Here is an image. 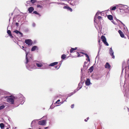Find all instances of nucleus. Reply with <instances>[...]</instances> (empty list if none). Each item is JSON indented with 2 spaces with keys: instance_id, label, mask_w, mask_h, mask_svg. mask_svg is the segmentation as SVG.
Masks as SVG:
<instances>
[{
  "instance_id": "aec40b11",
  "label": "nucleus",
  "mask_w": 129,
  "mask_h": 129,
  "mask_svg": "<svg viewBox=\"0 0 129 129\" xmlns=\"http://www.w3.org/2000/svg\"><path fill=\"white\" fill-rule=\"evenodd\" d=\"M6 93V92L3 90H2L0 89V94L4 95Z\"/></svg>"
},
{
  "instance_id": "e433bc0d",
  "label": "nucleus",
  "mask_w": 129,
  "mask_h": 129,
  "mask_svg": "<svg viewBox=\"0 0 129 129\" xmlns=\"http://www.w3.org/2000/svg\"><path fill=\"white\" fill-rule=\"evenodd\" d=\"M103 43L106 46H109V44L106 41V40L105 41L103 42Z\"/></svg>"
},
{
  "instance_id": "bf43d9fd",
  "label": "nucleus",
  "mask_w": 129,
  "mask_h": 129,
  "mask_svg": "<svg viewBox=\"0 0 129 129\" xmlns=\"http://www.w3.org/2000/svg\"><path fill=\"white\" fill-rule=\"evenodd\" d=\"M64 102V101H61V102H60V103H58V104H59L60 103L61 104H63Z\"/></svg>"
},
{
  "instance_id": "2f4dec72",
  "label": "nucleus",
  "mask_w": 129,
  "mask_h": 129,
  "mask_svg": "<svg viewBox=\"0 0 129 129\" xmlns=\"http://www.w3.org/2000/svg\"><path fill=\"white\" fill-rule=\"evenodd\" d=\"M73 94H74L72 92L68 94V95L66 99V100H67V99L68 97L70 96L71 95H72Z\"/></svg>"
},
{
  "instance_id": "bb28decb",
  "label": "nucleus",
  "mask_w": 129,
  "mask_h": 129,
  "mask_svg": "<svg viewBox=\"0 0 129 129\" xmlns=\"http://www.w3.org/2000/svg\"><path fill=\"white\" fill-rule=\"evenodd\" d=\"M66 55L65 54H63L61 55V58L63 60H64L66 58Z\"/></svg>"
},
{
  "instance_id": "a878e982",
  "label": "nucleus",
  "mask_w": 129,
  "mask_h": 129,
  "mask_svg": "<svg viewBox=\"0 0 129 129\" xmlns=\"http://www.w3.org/2000/svg\"><path fill=\"white\" fill-rule=\"evenodd\" d=\"M116 6H111L110 8V9L111 10H114L116 9Z\"/></svg>"
},
{
  "instance_id": "a18cd8bd",
  "label": "nucleus",
  "mask_w": 129,
  "mask_h": 129,
  "mask_svg": "<svg viewBox=\"0 0 129 129\" xmlns=\"http://www.w3.org/2000/svg\"><path fill=\"white\" fill-rule=\"evenodd\" d=\"M37 8H41L42 7V6L39 4H37Z\"/></svg>"
},
{
  "instance_id": "ea45409f",
  "label": "nucleus",
  "mask_w": 129,
  "mask_h": 129,
  "mask_svg": "<svg viewBox=\"0 0 129 129\" xmlns=\"http://www.w3.org/2000/svg\"><path fill=\"white\" fill-rule=\"evenodd\" d=\"M30 3V1H26V4H25L27 6Z\"/></svg>"
},
{
  "instance_id": "680f3d73",
  "label": "nucleus",
  "mask_w": 129,
  "mask_h": 129,
  "mask_svg": "<svg viewBox=\"0 0 129 129\" xmlns=\"http://www.w3.org/2000/svg\"><path fill=\"white\" fill-rule=\"evenodd\" d=\"M16 25L17 26H18V24H19V23H18V22H16Z\"/></svg>"
},
{
  "instance_id": "e2e57ef3",
  "label": "nucleus",
  "mask_w": 129,
  "mask_h": 129,
  "mask_svg": "<svg viewBox=\"0 0 129 129\" xmlns=\"http://www.w3.org/2000/svg\"><path fill=\"white\" fill-rule=\"evenodd\" d=\"M112 22L114 24H115V22H114V21H113V20L112 21Z\"/></svg>"
},
{
  "instance_id": "393cba45",
  "label": "nucleus",
  "mask_w": 129,
  "mask_h": 129,
  "mask_svg": "<svg viewBox=\"0 0 129 129\" xmlns=\"http://www.w3.org/2000/svg\"><path fill=\"white\" fill-rule=\"evenodd\" d=\"M93 66H92L88 70L89 71L90 73H91L93 71Z\"/></svg>"
},
{
  "instance_id": "7ed1b4c3",
  "label": "nucleus",
  "mask_w": 129,
  "mask_h": 129,
  "mask_svg": "<svg viewBox=\"0 0 129 129\" xmlns=\"http://www.w3.org/2000/svg\"><path fill=\"white\" fill-rule=\"evenodd\" d=\"M16 97L17 99L16 104L20 103L21 105H23L25 101V98L23 95L21 94H19Z\"/></svg>"
},
{
  "instance_id": "9b49d317",
  "label": "nucleus",
  "mask_w": 129,
  "mask_h": 129,
  "mask_svg": "<svg viewBox=\"0 0 129 129\" xmlns=\"http://www.w3.org/2000/svg\"><path fill=\"white\" fill-rule=\"evenodd\" d=\"M39 48L38 47L36 46H33L31 49V51H33L35 50H38Z\"/></svg>"
},
{
  "instance_id": "6e6552de",
  "label": "nucleus",
  "mask_w": 129,
  "mask_h": 129,
  "mask_svg": "<svg viewBox=\"0 0 129 129\" xmlns=\"http://www.w3.org/2000/svg\"><path fill=\"white\" fill-rule=\"evenodd\" d=\"M42 63L39 61H37L35 63L36 65L38 67L40 68L43 66Z\"/></svg>"
},
{
  "instance_id": "4c0bfd02",
  "label": "nucleus",
  "mask_w": 129,
  "mask_h": 129,
  "mask_svg": "<svg viewBox=\"0 0 129 129\" xmlns=\"http://www.w3.org/2000/svg\"><path fill=\"white\" fill-rule=\"evenodd\" d=\"M82 79L83 80V78L82 79V77H81V81H82ZM84 81H82L81 82V85H83L84 83Z\"/></svg>"
},
{
  "instance_id": "0e129e2a",
  "label": "nucleus",
  "mask_w": 129,
  "mask_h": 129,
  "mask_svg": "<svg viewBox=\"0 0 129 129\" xmlns=\"http://www.w3.org/2000/svg\"><path fill=\"white\" fill-rule=\"evenodd\" d=\"M77 4V3L76 2L74 4H73V5L74 6V5H76Z\"/></svg>"
},
{
  "instance_id": "a19ab883",
  "label": "nucleus",
  "mask_w": 129,
  "mask_h": 129,
  "mask_svg": "<svg viewBox=\"0 0 129 129\" xmlns=\"http://www.w3.org/2000/svg\"><path fill=\"white\" fill-rule=\"evenodd\" d=\"M60 67V66H56L55 67V68L57 69H58Z\"/></svg>"
},
{
  "instance_id": "f3484780",
  "label": "nucleus",
  "mask_w": 129,
  "mask_h": 129,
  "mask_svg": "<svg viewBox=\"0 0 129 129\" xmlns=\"http://www.w3.org/2000/svg\"><path fill=\"white\" fill-rule=\"evenodd\" d=\"M7 33L9 35L10 38H13V37L12 36L11 31L9 30H7Z\"/></svg>"
},
{
  "instance_id": "de8ad7c7",
  "label": "nucleus",
  "mask_w": 129,
  "mask_h": 129,
  "mask_svg": "<svg viewBox=\"0 0 129 129\" xmlns=\"http://www.w3.org/2000/svg\"><path fill=\"white\" fill-rule=\"evenodd\" d=\"M98 19L99 20H101V19H102V17L101 16H98Z\"/></svg>"
},
{
  "instance_id": "72a5a7b5",
  "label": "nucleus",
  "mask_w": 129,
  "mask_h": 129,
  "mask_svg": "<svg viewBox=\"0 0 129 129\" xmlns=\"http://www.w3.org/2000/svg\"><path fill=\"white\" fill-rule=\"evenodd\" d=\"M99 45H100V46H99V50H98V55H99V53L100 52V50H101V47L102 46V45H101L100 44H99Z\"/></svg>"
},
{
  "instance_id": "5fc2aeb1",
  "label": "nucleus",
  "mask_w": 129,
  "mask_h": 129,
  "mask_svg": "<svg viewBox=\"0 0 129 129\" xmlns=\"http://www.w3.org/2000/svg\"><path fill=\"white\" fill-rule=\"evenodd\" d=\"M35 26H36L35 24L34 23H33L32 24V26H33V27H35Z\"/></svg>"
},
{
  "instance_id": "c9c22d12",
  "label": "nucleus",
  "mask_w": 129,
  "mask_h": 129,
  "mask_svg": "<svg viewBox=\"0 0 129 129\" xmlns=\"http://www.w3.org/2000/svg\"><path fill=\"white\" fill-rule=\"evenodd\" d=\"M5 107V106L4 105H2L0 106V110L4 108Z\"/></svg>"
},
{
  "instance_id": "4be33fe9",
  "label": "nucleus",
  "mask_w": 129,
  "mask_h": 129,
  "mask_svg": "<svg viewBox=\"0 0 129 129\" xmlns=\"http://www.w3.org/2000/svg\"><path fill=\"white\" fill-rule=\"evenodd\" d=\"M39 119H35L34 120H33L31 123V126L32 127L33 126V124H34L35 123L37 122Z\"/></svg>"
},
{
  "instance_id": "0eeeda50",
  "label": "nucleus",
  "mask_w": 129,
  "mask_h": 129,
  "mask_svg": "<svg viewBox=\"0 0 129 129\" xmlns=\"http://www.w3.org/2000/svg\"><path fill=\"white\" fill-rule=\"evenodd\" d=\"M25 43L28 45L31 46L33 42L31 39H26L25 40Z\"/></svg>"
},
{
  "instance_id": "09e8293b",
  "label": "nucleus",
  "mask_w": 129,
  "mask_h": 129,
  "mask_svg": "<svg viewBox=\"0 0 129 129\" xmlns=\"http://www.w3.org/2000/svg\"><path fill=\"white\" fill-rule=\"evenodd\" d=\"M76 54L77 55V57H79L80 56V55L79 54V52H77Z\"/></svg>"
},
{
  "instance_id": "c756f323",
  "label": "nucleus",
  "mask_w": 129,
  "mask_h": 129,
  "mask_svg": "<svg viewBox=\"0 0 129 129\" xmlns=\"http://www.w3.org/2000/svg\"><path fill=\"white\" fill-rule=\"evenodd\" d=\"M82 86H81V87H80V88H79V89H76L74 91V92H72L73 93V94H74L77 91L79 90V89H81V88L82 87Z\"/></svg>"
},
{
  "instance_id": "052dcab7",
  "label": "nucleus",
  "mask_w": 129,
  "mask_h": 129,
  "mask_svg": "<svg viewBox=\"0 0 129 129\" xmlns=\"http://www.w3.org/2000/svg\"><path fill=\"white\" fill-rule=\"evenodd\" d=\"M63 61H62L61 60L60 61V62H59V64L60 65V66H61V64H62V62Z\"/></svg>"
},
{
  "instance_id": "cd10ccee",
  "label": "nucleus",
  "mask_w": 129,
  "mask_h": 129,
  "mask_svg": "<svg viewBox=\"0 0 129 129\" xmlns=\"http://www.w3.org/2000/svg\"><path fill=\"white\" fill-rule=\"evenodd\" d=\"M84 65L83 66V68L85 70L88 69V67L87 66H86L85 65L86 63V62H84Z\"/></svg>"
},
{
  "instance_id": "774afa93",
  "label": "nucleus",
  "mask_w": 129,
  "mask_h": 129,
  "mask_svg": "<svg viewBox=\"0 0 129 129\" xmlns=\"http://www.w3.org/2000/svg\"><path fill=\"white\" fill-rule=\"evenodd\" d=\"M77 48V47H75V48H74V49L75 50H76Z\"/></svg>"
},
{
  "instance_id": "4468645a",
  "label": "nucleus",
  "mask_w": 129,
  "mask_h": 129,
  "mask_svg": "<svg viewBox=\"0 0 129 129\" xmlns=\"http://www.w3.org/2000/svg\"><path fill=\"white\" fill-rule=\"evenodd\" d=\"M34 8L33 7H29L28 9V11H29V13H31L34 10Z\"/></svg>"
},
{
  "instance_id": "6ab92c4d",
  "label": "nucleus",
  "mask_w": 129,
  "mask_h": 129,
  "mask_svg": "<svg viewBox=\"0 0 129 129\" xmlns=\"http://www.w3.org/2000/svg\"><path fill=\"white\" fill-rule=\"evenodd\" d=\"M115 5L117 7H123L124 8V6H126L127 7V6L126 5H122V4H119L118 5Z\"/></svg>"
},
{
  "instance_id": "49530a36",
  "label": "nucleus",
  "mask_w": 129,
  "mask_h": 129,
  "mask_svg": "<svg viewBox=\"0 0 129 129\" xmlns=\"http://www.w3.org/2000/svg\"><path fill=\"white\" fill-rule=\"evenodd\" d=\"M21 36H20L21 37H23V34L21 33V32L19 31V32L18 33Z\"/></svg>"
},
{
  "instance_id": "423d86ee",
  "label": "nucleus",
  "mask_w": 129,
  "mask_h": 129,
  "mask_svg": "<svg viewBox=\"0 0 129 129\" xmlns=\"http://www.w3.org/2000/svg\"><path fill=\"white\" fill-rule=\"evenodd\" d=\"M46 120H41L38 121V124L42 125H46Z\"/></svg>"
},
{
  "instance_id": "f03ea898",
  "label": "nucleus",
  "mask_w": 129,
  "mask_h": 129,
  "mask_svg": "<svg viewBox=\"0 0 129 129\" xmlns=\"http://www.w3.org/2000/svg\"><path fill=\"white\" fill-rule=\"evenodd\" d=\"M6 98L7 102L10 104H13L14 103L16 104V102H17V99L16 96L13 95L9 96H7Z\"/></svg>"
},
{
  "instance_id": "9d476101",
  "label": "nucleus",
  "mask_w": 129,
  "mask_h": 129,
  "mask_svg": "<svg viewBox=\"0 0 129 129\" xmlns=\"http://www.w3.org/2000/svg\"><path fill=\"white\" fill-rule=\"evenodd\" d=\"M29 53L28 52H27L26 51L25 52L26 53V56H25V61H26V62H28V60L31 59L30 56L29 57L27 56V55Z\"/></svg>"
},
{
  "instance_id": "37998d69",
  "label": "nucleus",
  "mask_w": 129,
  "mask_h": 129,
  "mask_svg": "<svg viewBox=\"0 0 129 129\" xmlns=\"http://www.w3.org/2000/svg\"><path fill=\"white\" fill-rule=\"evenodd\" d=\"M69 7L68 6H66L63 7V8L64 9H67L68 10L69 8Z\"/></svg>"
},
{
  "instance_id": "39448f33",
  "label": "nucleus",
  "mask_w": 129,
  "mask_h": 129,
  "mask_svg": "<svg viewBox=\"0 0 129 129\" xmlns=\"http://www.w3.org/2000/svg\"><path fill=\"white\" fill-rule=\"evenodd\" d=\"M109 53L112 57V58L114 59L115 58V56L114 54V52L112 50V47L110 48L109 50Z\"/></svg>"
},
{
  "instance_id": "ddd939ff",
  "label": "nucleus",
  "mask_w": 129,
  "mask_h": 129,
  "mask_svg": "<svg viewBox=\"0 0 129 129\" xmlns=\"http://www.w3.org/2000/svg\"><path fill=\"white\" fill-rule=\"evenodd\" d=\"M85 83L86 85H89L91 84L90 79H87L85 81Z\"/></svg>"
},
{
  "instance_id": "4d7b16f0",
  "label": "nucleus",
  "mask_w": 129,
  "mask_h": 129,
  "mask_svg": "<svg viewBox=\"0 0 129 129\" xmlns=\"http://www.w3.org/2000/svg\"><path fill=\"white\" fill-rule=\"evenodd\" d=\"M47 67L46 66H45V67H43V69H47Z\"/></svg>"
},
{
  "instance_id": "f704fd0d",
  "label": "nucleus",
  "mask_w": 129,
  "mask_h": 129,
  "mask_svg": "<svg viewBox=\"0 0 129 129\" xmlns=\"http://www.w3.org/2000/svg\"><path fill=\"white\" fill-rule=\"evenodd\" d=\"M75 50L74 48H71L70 50V52L71 53L73 52V51Z\"/></svg>"
},
{
  "instance_id": "c85d7f7f",
  "label": "nucleus",
  "mask_w": 129,
  "mask_h": 129,
  "mask_svg": "<svg viewBox=\"0 0 129 129\" xmlns=\"http://www.w3.org/2000/svg\"><path fill=\"white\" fill-rule=\"evenodd\" d=\"M0 127L2 129H4V125L3 123H1L0 124Z\"/></svg>"
},
{
  "instance_id": "69168bd1",
  "label": "nucleus",
  "mask_w": 129,
  "mask_h": 129,
  "mask_svg": "<svg viewBox=\"0 0 129 129\" xmlns=\"http://www.w3.org/2000/svg\"><path fill=\"white\" fill-rule=\"evenodd\" d=\"M81 53H82V54H84V55H85V54H86L85 53H84V52H81Z\"/></svg>"
},
{
  "instance_id": "7c9ffc66",
  "label": "nucleus",
  "mask_w": 129,
  "mask_h": 129,
  "mask_svg": "<svg viewBox=\"0 0 129 129\" xmlns=\"http://www.w3.org/2000/svg\"><path fill=\"white\" fill-rule=\"evenodd\" d=\"M33 13L36 14L38 15H39V16L40 17L41 16V15L38 13L36 11H34L33 12Z\"/></svg>"
},
{
  "instance_id": "a211bd4d",
  "label": "nucleus",
  "mask_w": 129,
  "mask_h": 129,
  "mask_svg": "<svg viewBox=\"0 0 129 129\" xmlns=\"http://www.w3.org/2000/svg\"><path fill=\"white\" fill-rule=\"evenodd\" d=\"M58 63V62H53L49 64V66L52 67L57 65V64Z\"/></svg>"
},
{
  "instance_id": "5701e85b",
  "label": "nucleus",
  "mask_w": 129,
  "mask_h": 129,
  "mask_svg": "<svg viewBox=\"0 0 129 129\" xmlns=\"http://www.w3.org/2000/svg\"><path fill=\"white\" fill-rule=\"evenodd\" d=\"M101 39L102 41L103 42L106 40L105 37L103 35H102L101 36Z\"/></svg>"
},
{
  "instance_id": "f8f14e48",
  "label": "nucleus",
  "mask_w": 129,
  "mask_h": 129,
  "mask_svg": "<svg viewBox=\"0 0 129 129\" xmlns=\"http://www.w3.org/2000/svg\"><path fill=\"white\" fill-rule=\"evenodd\" d=\"M101 13V12L100 11H98V12L96 14L95 16H94V22H95L96 23H97L96 21V19L97 18V16L99 15V13Z\"/></svg>"
},
{
  "instance_id": "1a4fd4ad",
  "label": "nucleus",
  "mask_w": 129,
  "mask_h": 129,
  "mask_svg": "<svg viewBox=\"0 0 129 129\" xmlns=\"http://www.w3.org/2000/svg\"><path fill=\"white\" fill-rule=\"evenodd\" d=\"M127 6H124V8H119L120 10H123L125 11V12L126 13H129V7H127Z\"/></svg>"
},
{
  "instance_id": "338daca9",
  "label": "nucleus",
  "mask_w": 129,
  "mask_h": 129,
  "mask_svg": "<svg viewBox=\"0 0 129 129\" xmlns=\"http://www.w3.org/2000/svg\"><path fill=\"white\" fill-rule=\"evenodd\" d=\"M23 50H24L25 52H26V51H27L26 50L25 48L23 49Z\"/></svg>"
},
{
  "instance_id": "473e14b6",
  "label": "nucleus",
  "mask_w": 129,
  "mask_h": 129,
  "mask_svg": "<svg viewBox=\"0 0 129 129\" xmlns=\"http://www.w3.org/2000/svg\"><path fill=\"white\" fill-rule=\"evenodd\" d=\"M85 55L86 57L88 59V60L89 61H90V59L89 58V56L86 53L85 54Z\"/></svg>"
},
{
  "instance_id": "58836bf2",
  "label": "nucleus",
  "mask_w": 129,
  "mask_h": 129,
  "mask_svg": "<svg viewBox=\"0 0 129 129\" xmlns=\"http://www.w3.org/2000/svg\"><path fill=\"white\" fill-rule=\"evenodd\" d=\"M36 0H30V2L32 4H34L35 3Z\"/></svg>"
},
{
  "instance_id": "3c124183",
  "label": "nucleus",
  "mask_w": 129,
  "mask_h": 129,
  "mask_svg": "<svg viewBox=\"0 0 129 129\" xmlns=\"http://www.w3.org/2000/svg\"><path fill=\"white\" fill-rule=\"evenodd\" d=\"M119 21L124 26H125V24H123L121 21L120 20H119Z\"/></svg>"
},
{
  "instance_id": "412c9836",
  "label": "nucleus",
  "mask_w": 129,
  "mask_h": 129,
  "mask_svg": "<svg viewBox=\"0 0 129 129\" xmlns=\"http://www.w3.org/2000/svg\"><path fill=\"white\" fill-rule=\"evenodd\" d=\"M110 66L108 62L106 63L105 65V68H106L109 69L110 68Z\"/></svg>"
},
{
  "instance_id": "c03bdc74",
  "label": "nucleus",
  "mask_w": 129,
  "mask_h": 129,
  "mask_svg": "<svg viewBox=\"0 0 129 129\" xmlns=\"http://www.w3.org/2000/svg\"><path fill=\"white\" fill-rule=\"evenodd\" d=\"M68 10L70 11V12H71L72 11V8L70 7H69L68 9Z\"/></svg>"
},
{
  "instance_id": "dca6fc26",
  "label": "nucleus",
  "mask_w": 129,
  "mask_h": 129,
  "mask_svg": "<svg viewBox=\"0 0 129 129\" xmlns=\"http://www.w3.org/2000/svg\"><path fill=\"white\" fill-rule=\"evenodd\" d=\"M126 67V66H125V61H123L122 63V71L121 74H122L123 72V71L124 69V68H125Z\"/></svg>"
},
{
  "instance_id": "20e7f679",
  "label": "nucleus",
  "mask_w": 129,
  "mask_h": 129,
  "mask_svg": "<svg viewBox=\"0 0 129 129\" xmlns=\"http://www.w3.org/2000/svg\"><path fill=\"white\" fill-rule=\"evenodd\" d=\"M124 86L125 85L123 86L125 90L124 96L126 98V100H127V99H129V88H128L127 87L124 88Z\"/></svg>"
},
{
  "instance_id": "f257e3e1",
  "label": "nucleus",
  "mask_w": 129,
  "mask_h": 129,
  "mask_svg": "<svg viewBox=\"0 0 129 129\" xmlns=\"http://www.w3.org/2000/svg\"><path fill=\"white\" fill-rule=\"evenodd\" d=\"M26 68L29 71H31L32 69H35L36 67L35 65V62L33 61L31 59L28 60L27 62H25Z\"/></svg>"
},
{
  "instance_id": "8fccbe9b",
  "label": "nucleus",
  "mask_w": 129,
  "mask_h": 129,
  "mask_svg": "<svg viewBox=\"0 0 129 129\" xmlns=\"http://www.w3.org/2000/svg\"><path fill=\"white\" fill-rule=\"evenodd\" d=\"M78 87H79V88H80V87H81V86H82L81 85V82H80L78 84Z\"/></svg>"
},
{
  "instance_id": "6e6d98bb",
  "label": "nucleus",
  "mask_w": 129,
  "mask_h": 129,
  "mask_svg": "<svg viewBox=\"0 0 129 129\" xmlns=\"http://www.w3.org/2000/svg\"><path fill=\"white\" fill-rule=\"evenodd\" d=\"M74 106V104H73L71 105V108H73Z\"/></svg>"
},
{
  "instance_id": "864d4df0",
  "label": "nucleus",
  "mask_w": 129,
  "mask_h": 129,
  "mask_svg": "<svg viewBox=\"0 0 129 129\" xmlns=\"http://www.w3.org/2000/svg\"><path fill=\"white\" fill-rule=\"evenodd\" d=\"M54 107H53L52 106V104L50 107V109H52Z\"/></svg>"
},
{
  "instance_id": "603ef678",
  "label": "nucleus",
  "mask_w": 129,
  "mask_h": 129,
  "mask_svg": "<svg viewBox=\"0 0 129 129\" xmlns=\"http://www.w3.org/2000/svg\"><path fill=\"white\" fill-rule=\"evenodd\" d=\"M29 29L27 28H26L25 29V32H27L28 31Z\"/></svg>"
},
{
  "instance_id": "b1692460",
  "label": "nucleus",
  "mask_w": 129,
  "mask_h": 129,
  "mask_svg": "<svg viewBox=\"0 0 129 129\" xmlns=\"http://www.w3.org/2000/svg\"><path fill=\"white\" fill-rule=\"evenodd\" d=\"M107 17L110 20H113V17L111 15H108Z\"/></svg>"
},
{
  "instance_id": "13d9d810",
  "label": "nucleus",
  "mask_w": 129,
  "mask_h": 129,
  "mask_svg": "<svg viewBox=\"0 0 129 129\" xmlns=\"http://www.w3.org/2000/svg\"><path fill=\"white\" fill-rule=\"evenodd\" d=\"M60 101V100L59 99V100H58L55 102V103H57L58 104V102H59Z\"/></svg>"
},
{
  "instance_id": "79ce46f5",
  "label": "nucleus",
  "mask_w": 129,
  "mask_h": 129,
  "mask_svg": "<svg viewBox=\"0 0 129 129\" xmlns=\"http://www.w3.org/2000/svg\"><path fill=\"white\" fill-rule=\"evenodd\" d=\"M13 32L16 33L17 34H18L19 32V31L17 30H15Z\"/></svg>"
},
{
  "instance_id": "2eb2a0df",
  "label": "nucleus",
  "mask_w": 129,
  "mask_h": 129,
  "mask_svg": "<svg viewBox=\"0 0 129 129\" xmlns=\"http://www.w3.org/2000/svg\"><path fill=\"white\" fill-rule=\"evenodd\" d=\"M118 32L121 37L122 38L124 37V34L121 30H119L118 31Z\"/></svg>"
}]
</instances>
